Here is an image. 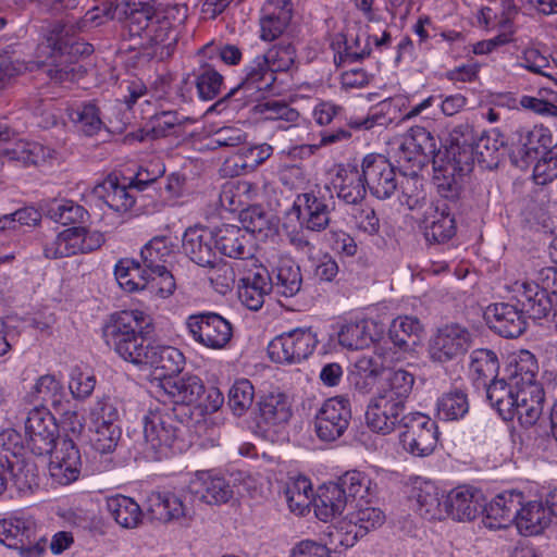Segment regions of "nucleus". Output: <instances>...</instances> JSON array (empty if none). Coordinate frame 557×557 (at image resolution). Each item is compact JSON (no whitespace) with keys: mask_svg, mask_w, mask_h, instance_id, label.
Wrapping results in <instances>:
<instances>
[{"mask_svg":"<svg viewBox=\"0 0 557 557\" xmlns=\"http://www.w3.org/2000/svg\"><path fill=\"white\" fill-rule=\"evenodd\" d=\"M523 502V494L517 491H506L493 498L485 508V524L493 529H502L515 522Z\"/></svg>","mask_w":557,"mask_h":557,"instance_id":"5701e85b","label":"nucleus"},{"mask_svg":"<svg viewBox=\"0 0 557 557\" xmlns=\"http://www.w3.org/2000/svg\"><path fill=\"white\" fill-rule=\"evenodd\" d=\"M553 145V137L548 128L534 126L532 129L520 132L515 158H520L524 165L539 159Z\"/></svg>","mask_w":557,"mask_h":557,"instance_id":"c85d7f7f","label":"nucleus"},{"mask_svg":"<svg viewBox=\"0 0 557 557\" xmlns=\"http://www.w3.org/2000/svg\"><path fill=\"white\" fill-rule=\"evenodd\" d=\"M193 120L180 115L176 111H161L150 117L148 125L152 138H161L169 135H178L183 131L185 123Z\"/></svg>","mask_w":557,"mask_h":557,"instance_id":"8fccbe9b","label":"nucleus"},{"mask_svg":"<svg viewBox=\"0 0 557 557\" xmlns=\"http://www.w3.org/2000/svg\"><path fill=\"white\" fill-rule=\"evenodd\" d=\"M508 289L512 293V298L521 306L524 315L527 314L533 320H541L554 313L557 299L541 290L536 284L516 281L508 286Z\"/></svg>","mask_w":557,"mask_h":557,"instance_id":"2eb2a0df","label":"nucleus"},{"mask_svg":"<svg viewBox=\"0 0 557 557\" xmlns=\"http://www.w3.org/2000/svg\"><path fill=\"white\" fill-rule=\"evenodd\" d=\"M180 30L173 26H165L153 21L151 28H148L146 38L140 42L146 54L158 61H164L173 55Z\"/></svg>","mask_w":557,"mask_h":557,"instance_id":"393cba45","label":"nucleus"},{"mask_svg":"<svg viewBox=\"0 0 557 557\" xmlns=\"http://www.w3.org/2000/svg\"><path fill=\"white\" fill-rule=\"evenodd\" d=\"M385 515L380 508L364 507L349 515V521L344 522L339 529L330 533L331 543H338L344 547H351L359 537L384 523Z\"/></svg>","mask_w":557,"mask_h":557,"instance_id":"4468645a","label":"nucleus"},{"mask_svg":"<svg viewBox=\"0 0 557 557\" xmlns=\"http://www.w3.org/2000/svg\"><path fill=\"white\" fill-rule=\"evenodd\" d=\"M160 386L173 404L180 405H194L205 393V385L196 375L169 377Z\"/></svg>","mask_w":557,"mask_h":557,"instance_id":"cd10ccee","label":"nucleus"},{"mask_svg":"<svg viewBox=\"0 0 557 557\" xmlns=\"http://www.w3.org/2000/svg\"><path fill=\"white\" fill-rule=\"evenodd\" d=\"M244 73L243 81L261 98L273 91L276 76L260 55L245 67Z\"/></svg>","mask_w":557,"mask_h":557,"instance_id":"49530a36","label":"nucleus"},{"mask_svg":"<svg viewBox=\"0 0 557 557\" xmlns=\"http://www.w3.org/2000/svg\"><path fill=\"white\" fill-rule=\"evenodd\" d=\"M215 247L228 258L251 260L252 251L250 247V236L248 232L239 226L224 224L214 230Z\"/></svg>","mask_w":557,"mask_h":557,"instance_id":"4be33fe9","label":"nucleus"},{"mask_svg":"<svg viewBox=\"0 0 557 557\" xmlns=\"http://www.w3.org/2000/svg\"><path fill=\"white\" fill-rule=\"evenodd\" d=\"M79 226H73L60 232L52 240L44 246V253L49 259H60L82 253Z\"/></svg>","mask_w":557,"mask_h":557,"instance_id":"a18cd8bd","label":"nucleus"},{"mask_svg":"<svg viewBox=\"0 0 557 557\" xmlns=\"http://www.w3.org/2000/svg\"><path fill=\"white\" fill-rule=\"evenodd\" d=\"M125 14L129 36L143 41L154 21V4L151 0H131Z\"/></svg>","mask_w":557,"mask_h":557,"instance_id":"72a5a7b5","label":"nucleus"},{"mask_svg":"<svg viewBox=\"0 0 557 557\" xmlns=\"http://www.w3.org/2000/svg\"><path fill=\"white\" fill-rule=\"evenodd\" d=\"M0 542L16 549L20 557H40L46 539L32 516L14 515L0 520Z\"/></svg>","mask_w":557,"mask_h":557,"instance_id":"20e7f679","label":"nucleus"},{"mask_svg":"<svg viewBox=\"0 0 557 557\" xmlns=\"http://www.w3.org/2000/svg\"><path fill=\"white\" fill-rule=\"evenodd\" d=\"M351 410L347 399L333 397L323 403L315 414L314 429L323 442H334L347 430Z\"/></svg>","mask_w":557,"mask_h":557,"instance_id":"f8f14e48","label":"nucleus"},{"mask_svg":"<svg viewBox=\"0 0 557 557\" xmlns=\"http://www.w3.org/2000/svg\"><path fill=\"white\" fill-rule=\"evenodd\" d=\"M193 83H196V94L199 99L208 101L218 97L224 83V77L216 71L214 64L200 61L194 69Z\"/></svg>","mask_w":557,"mask_h":557,"instance_id":"ea45409f","label":"nucleus"},{"mask_svg":"<svg viewBox=\"0 0 557 557\" xmlns=\"http://www.w3.org/2000/svg\"><path fill=\"white\" fill-rule=\"evenodd\" d=\"M253 385L246 379L236 381L228 391V406L237 417L247 412L253 404Z\"/></svg>","mask_w":557,"mask_h":557,"instance_id":"680f3d73","label":"nucleus"},{"mask_svg":"<svg viewBox=\"0 0 557 557\" xmlns=\"http://www.w3.org/2000/svg\"><path fill=\"white\" fill-rule=\"evenodd\" d=\"M23 450L25 447L20 433L12 429L0 433V494L5 491L9 470L13 468L11 457H17Z\"/></svg>","mask_w":557,"mask_h":557,"instance_id":"37998d69","label":"nucleus"},{"mask_svg":"<svg viewBox=\"0 0 557 557\" xmlns=\"http://www.w3.org/2000/svg\"><path fill=\"white\" fill-rule=\"evenodd\" d=\"M505 148V137L498 129L493 128L488 132H483L475 139L473 146L474 162L476 161L482 168L494 169L499 163Z\"/></svg>","mask_w":557,"mask_h":557,"instance_id":"2f4dec72","label":"nucleus"},{"mask_svg":"<svg viewBox=\"0 0 557 557\" xmlns=\"http://www.w3.org/2000/svg\"><path fill=\"white\" fill-rule=\"evenodd\" d=\"M59 428L53 413L44 407H35L25 421L27 448L35 456H45L53 451Z\"/></svg>","mask_w":557,"mask_h":557,"instance_id":"9b49d317","label":"nucleus"},{"mask_svg":"<svg viewBox=\"0 0 557 557\" xmlns=\"http://www.w3.org/2000/svg\"><path fill=\"white\" fill-rule=\"evenodd\" d=\"M52 150L36 141L17 140L3 149L0 156L22 165H39L52 157Z\"/></svg>","mask_w":557,"mask_h":557,"instance_id":"473e14b6","label":"nucleus"},{"mask_svg":"<svg viewBox=\"0 0 557 557\" xmlns=\"http://www.w3.org/2000/svg\"><path fill=\"white\" fill-rule=\"evenodd\" d=\"M515 417L521 425L529 428L536 423L543 413L545 394L542 385H531L516 391Z\"/></svg>","mask_w":557,"mask_h":557,"instance_id":"bb28decb","label":"nucleus"},{"mask_svg":"<svg viewBox=\"0 0 557 557\" xmlns=\"http://www.w3.org/2000/svg\"><path fill=\"white\" fill-rule=\"evenodd\" d=\"M24 450L17 457H11L13 468L9 470L14 484L20 491L32 490L39 483V471L36 463L23 457Z\"/></svg>","mask_w":557,"mask_h":557,"instance_id":"5fc2aeb1","label":"nucleus"},{"mask_svg":"<svg viewBox=\"0 0 557 557\" xmlns=\"http://www.w3.org/2000/svg\"><path fill=\"white\" fill-rule=\"evenodd\" d=\"M172 240L166 236H156L140 251L144 267L149 272H159L166 268L174 257Z\"/></svg>","mask_w":557,"mask_h":557,"instance_id":"4c0bfd02","label":"nucleus"},{"mask_svg":"<svg viewBox=\"0 0 557 557\" xmlns=\"http://www.w3.org/2000/svg\"><path fill=\"white\" fill-rule=\"evenodd\" d=\"M347 504L344 492L332 483L320 490L314 499V512L320 520L326 522L341 516Z\"/></svg>","mask_w":557,"mask_h":557,"instance_id":"a19ab883","label":"nucleus"},{"mask_svg":"<svg viewBox=\"0 0 557 557\" xmlns=\"http://www.w3.org/2000/svg\"><path fill=\"white\" fill-rule=\"evenodd\" d=\"M90 444L100 454L112 453L121 438V429L116 424L91 425Z\"/></svg>","mask_w":557,"mask_h":557,"instance_id":"e2e57ef3","label":"nucleus"},{"mask_svg":"<svg viewBox=\"0 0 557 557\" xmlns=\"http://www.w3.org/2000/svg\"><path fill=\"white\" fill-rule=\"evenodd\" d=\"M418 128L412 126L398 139V148L395 153L396 162L400 174L405 177L401 182L403 195L400 198L401 206H406L409 210L416 209L418 206V196L416 195V181L418 176Z\"/></svg>","mask_w":557,"mask_h":557,"instance_id":"6e6552de","label":"nucleus"},{"mask_svg":"<svg viewBox=\"0 0 557 557\" xmlns=\"http://www.w3.org/2000/svg\"><path fill=\"white\" fill-rule=\"evenodd\" d=\"M475 139L474 129L468 122L458 124L449 133V145L445 148V154L460 164L461 170L472 171Z\"/></svg>","mask_w":557,"mask_h":557,"instance_id":"b1692460","label":"nucleus"},{"mask_svg":"<svg viewBox=\"0 0 557 557\" xmlns=\"http://www.w3.org/2000/svg\"><path fill=\"white\" fill-rule=\"evenodd\" d=\"M240 264L218 258L215 264L207 267L210 269L209 281L220 294H225L232 288L236 281L235 270L239 269Z\"/></svg>","mask_w":557,"mask_h":557,"instance_id":"0e129e2a","label":"nucleus"},{"mask_svg":"<svg viewBox=\"0 0 557 557\" xmlns=\"http://www.w3.org/2000/svg\"><path fill=\"white\" fill-rule=\"evenodd\" d=\"M445 519L459 522L472 521L480 509V493L469 485H460L451 490L443 500Z\"/></svg>","mask_w":557,"mask_h":557,"instance_id":"6ab92c4d","label":"nucleus"},{"mask_svg":"<svg viewBox=\"0 0 557 557\" xmlns=\"http://www.w3.org/2000/svg\"><path fill=\"white\" fill-rule=\"evenodd\" d=\"M385 369L382 355L362 356L355 363V371L351 372V384L357 392L364 395V376H380Z\"/></svg>","mask_w":557,"mask_h":557,"instance_id":"13d9d810","label":"nucleus"},{"mask_svg":"<svg viewBox=\"0 0 557 557\" xmlns=\"http://www.w3.org/2000/svg\"><path fill=\"white\" fill-rule=\"evenodd\" d=\"M461 168L460 164H457L455 160L449 158L444 160V162L434 160L432 181L442 197L447 199L458 197L461 189L462 177L471 172L463 171Z\"/></svg>","mask_w":557,"mask_h":557,"instance_id":"a878e982","label":"nucleus"},{"mask_svg":"<svg viewBox=\"0 0 557 557\" xmlns=\"http://www.w3.org/2000/svg\"><path fill=\"white\" fill-rule=\"evenodd\" d=\"M47 215L62 225L81 224L89 218L88 211L72 200L54 201L50 205Z\"/></svg>","mask_w":557,"mask_h":557,"instance_id":"4d7b16f0","label":"nucleus"},{"mask_svg":"<svg viewBox=\"0 0 557 557\" xmlns=\"http://www.w3.org/2000/svg\"><path fill=\"white\" fill-rule=\"evenodd\" d=\"M294 207L298 208L300 224L306 230L321 232L329 226L331 209L324 196L315 195L313 191L300 194Z\"/></svg>","mask_w":557,"mask_h":557,"instance_id":"aec40b11","label":"nucleus"},{"mask_svg":"<svg viewBox=\"0 0 557 557\" xmlns=\"http://www.w3.org/2000/svg\"><path fill=\"white\" fill-rule=\"evenodd\" d=\"M515 522L523 535H536L549 524L550 517L541 502L533 500L521 505Z\"/></svg>","mask_w":557,"mask_h":557,"instance_id":"e433bc0d","label":"nucleus"},{"mask_svg":"<svg viewBox=\"0 0 557 557\" xmlns=\"http://www.w3.org/2000/svg\"><path fill=\"white\" fill-rule=\"evenodd\" d=\"M82 459L72 438H62L50 460L49 470L54 481L67 485L79 476Z\"/></svg>","mask_w":557,"mask_h":557,"instance_id":"f3484780","label":"nucleus"},{"mask_svg":"<svg viewBox=\"0 0 557 557\" xmlns=\"http://www.w3.org/2000/svg\"><path fill=\"white\" fill-rule=\"evenodd\" d=\"M438 416L446 420H459L469 411V400L465 391L454 388L445 393L437 401Z\"/></svg>","mask_w":557,"mask_h":557,"instance_id":"603ef678","label":"nucleus"},{"mask_svg":"<svg viewBox=\"0 0 557 557\" xmlns=\"http://www.w3.org/2000/svg\"><path fill=\"white\" fill-rule=\"evenodd\" d=\"M372 335L368 330L367 321L344 324L338 332V343L349 350H358L372 344Z\"/></svg>","mask_w":557,"mask_h":557,"instance_id":"864d4df0","label":"nucleus"},{"mask_svg":"<svg viewBox=\"0 0 557 557\" xmlns=\"http://www.w3.org/2000/svg\"><path fill=\"white\" fill-rule=\"evenodd\" d=\"M471 371L475 381H494L499 369V362L496 354L490 349H475L471 355Z\"/></svg>","mask_w":557,"mask_h":557,"instance_id":"bf43d9fd","label":"nucleus"},{"mask_svg":"<svg viewBox=\"0 0 557 557\" xmlns=\"http://www.w3.org/2000/svg\"><path fill=\"white\" fill-rule=\"evenodd\" d=\"M292 417V406L284 394H268L258 401L253 417V432L273 441Z\"/></svg>","mask_w":557,"mask_h":557,"instance_id":"9d476101","label":"nucleus"},{"mask_svg":"<svg viewBox=\"0 0 557 557\" xmlns=\"http://www.w3.org/2000/svg\"><path fill=\"white\" fill-rule=\"evenodd\" d=\"M233 495V487L224 478L201 474L180 494L158 493L151 496L148 511L151 519L161 523L188 528L196 516V499L209 505H220L227 503Z\"/></svg>","mask_w":557,"mask_h":557,"instance_id":"f257e3e1","label":"nucleus"},{"mask_svg":"<svg viewBox=\"0 0 557 557\" xmlns=\"http://www.w3.org/2000/svg\"><path fill=\"white\" fill-rule=\"evenodd\" d=\"M260 57L263 58L275 75L276 72H287L294 67L296 62V49L290 42H280Z\"/></svg>","mask_w":557,"mask_h":557,"instance_id":"052dcab7","label":"nucleus"},{"mask_svg":"<svg viewBox=\"0 0 557 557\" xmlns=\"http://www.w3.org/2000/svg\"><path fill=\"white\" fill-rule=\"evenodd\" d=\"M183 251L200 267L213 265L218 256L215 247V233L205 227H189L183 236Z\"/></svg>","mask_w":557,"mask_h":557,"instance_id":"a211bd4d","label":"nucleus"},{"mask_svg":"<svg viewBox=\"0 0 557 557\" xmlns=\"http://www.w3.org/2000/svg\"><path fill=\"white\" fill-rule=\"evenodd\" d=\"M361 169L370 193L377 199H387L397 189L395 168L383 154H367L362 160Z\"/></svg>","mask_w":557,"mask_h":557,"instance_id":"ddd939ff","label":"nucleus"},{"mask_svg":"<svg viewBox=\"0 0 557 557\" xmlns=\"http://www.w3.org/2000/svg\"><path fill=\"white\" fill-rule=\"evenodd\" d=\"M119 285L126 292L133 293L147 288L149 271L134 259L120 260L114 269Z\"/></svg>","mask_w":557,"mask_h":557,"instance_id":"79ce46f5","label":"nucleus"},{"mask_svg":"<svg viewBox=\"0 0 557 557\" xmlns=\"http://www.w3.org/2000/svg\"><path fill=\"white\" fill-rule=\"evenodd\" d=\"M519 304L497 302L487 307L485 317L492 330L503 337L515 338L527 329V318Z\"/></svg>","mask_w":557,"mask_h":557,"instance_id":"dca6fc26","label":"nucleus"},{"mask_svg":"<svg viewBox=\"0 0 557 557\" xmlns=\"http://www.w3.org/2000/svg\"><path fill=\"white\" fill-rule=\"evenodd\" d=\"M539 371L537 361L533 354L528 350H521L508 364V380L511 386L525 388L531 385H541L535 376Z\"/></svg>","mask_w":557,"mask_h":557,"instance_id":"c9c22d12","label":"nucleus"},{"mask_svg":"<svg viewBox=\"0 0 557 557\" xmlns=\"http://www.w3.org/2000/svg\"><path fill=\"white\" fill-rule=\"evenodd\" d=\"M557 177V143L543 153L533 169V180L537 185H545Z\"/></svg>","mask_w":557,"mask_h":557,"instance_id":"774afa93","label":"nucleus"},{"mask_svg":"<svg viewBox=\"0 0 557 557\" xmlns=\"http://www.w3.org/2000/svg\"><path fill=\"white\" fill-rule=\"evenodd\" d=\"M186 327L197 343L211 349L225 348L233 336L232 324L211 311L190 314L186 319Z\"/></svg>","mask_w":557,"mask_h":557,"instance_id":"1a4fd4ad","label":"nucleus"},{"mask_svg":"<svg viewBox=\"0 0 557 557\" xmlns=\"http://www.w3.org/2000/svg\"><path fill=\"white\" fill-rule=\"evenodd\" d=\"M472 332L460 323H446L436 329L428 342L430 358L436 362H446L463 355L473 345Z\"/></svg>","mask_w":557,"mask_h":557,"instance_id":"423d86ee","label":"nucleus"},{"mask_svg":"<svg viewBox=\"0 0 557 557\" xmlns=\"http://www.w3.org/2000/svg\"><path fill=\"white\" fill-rule=\"evenodd\" d=\"M66 114L86 136H94L104 127L100 109L92 102H82L69 107Z\"/></svg>","mask_w":557,"mask_h":557,"instance_id":"c03bdc74","label":"nucleus"},{"mask_svg":"<svg viewBox=\"0 0 557 557\" xmlns=\"http://www.w3.org/2000/svg\"><path fill=\"white\" fill-rule=\"evenodd\" d=\"M154 4V21L165 26L178 27L187 18V7L185 4L151 0Z\"/></svg>","mask_w":557,"mask_h":557,"instance_id":"69168bd1","label":"nucleus"},{"mask_svg":"<svg viewBox=\"0 0 557 557\" xmlns=\"http://www.w3.org/2000/svg\"><path fill=\"white\" fill-rule=\"evenodd\" d=\"M111 517L125 529L138 527L143 519L140 506L131 497L116 496L107 503Z\"/></svg>","mask_w":557,"mask_h":557,"instance_id":"de8ad7c7","label":"nucleus"},{"mask_svg":"<svg viewBox=\"0 0 557 557\" xmlns=\"http://www.w3.org/2000/svg\"><path fill=\"white\" fill-rule=\"evenodd\" d=\"M106 344L125 361L141 364L150 347L143 335L141 312L122 311L113 314L103 326Z\"/></svg>","mask_w":557,"mask_h":557,"instance_id":"7ed1b4c3","label":"nucleus"},{"mask_svg":"<svg viewBox=\"0 0 557 557\" xmlns=\"http://www.w3.org/2000/svg\"><path fill=\"white\" fill-rule=\"evenodd\" d=\"M132 184H120L116 177L108 176L94 187V195L115 212H127L135 205Z\"/></svg>","mask_w":557,"mask_h":557,"instance_id":"c756f323","label":"nucleus"},{"mask_svg":"<svg viewBox=\"0 0 557 557\" xmlns=\"http://www.w3.org/2000/svg\"><path fill=\"white\" fill-rule=\"evenodd\" d=\"M312 493L311 483L305 476H299L287 483L285 497L290 511L299 516L305 515L309 510Z\"/></svg>","mask_w":557,"mask_h":557,"instance_id":"3c124183","label":"nucleus"},{"mask_svg":"<svg viewBox=\"0 0 557 557\" xmlns=\"http://www.w3.org/2000/svg\"><path fill=\"white\" fill-rule=\"evenodd\" d=\"M97 15L87 12L84 18L67 17L53 23L47 34V47L51 50L47 75L55 83L74 82L78 72L75 63L79 57L90 55L92 45L78 40L75 35L83 32L89 22H95Z\"/></svg>","mask_w":557,"mask_h":557,"instance_id":"f03ea898","label":"nucleus"},{"mask_svg":"<svg viewBox=\"0 0 557 557\" xmlns=\"http://www.w3.org/2000/svg\"><path fill=\"white\" fill-rule=\"evenodd\" d=\"M339 183L335 185L337 188V197L347 205L360 203L367 195V184L361 172L356 166L342 169L337 174Z\"/></svg>","mask_w":557,"mask_h":557,"instance_id":"f704fd0d","label":"nucleus"},{"mask_svg":"<svg viewBox=\"0 0 557 557\" xmlns=\"http://www.w3.org/2000/svg\"><path fill=\"white\" fill-rule=\"evenodd\" d=\"M180 422L164 408L150 409L143 418L146 444L157 459L166 457L175 449L180 436Z\"/></svg>","mask_w":557,"mask_h":557,"instance_id":"39448f33","label":"nucleus"},{"mask_svg":"<svg viewBox=\"0 0 557 557\" xmlns=\"http://www.w3.org/2000/svg\"><path fill=\"white\" fill-rule=\"evenodd\" d=\"M264 15L260 18L261 38L274 40L283 34L292 20V9L287 5L281 8L265 7Z\"/></svg>","mask_w":557,"mask_h":557,"instance_id":"09e8293b","label":"nucleus"},{"mask_svg":"<svg viewBox=\"0 0 557 557\" xmlns=\"http://www.w3.org/2000/svg\"><path fill=\"white\" fill-rule=\"evenodd\" d=\"M318 344L317 334L310 329H294L273 338L268 354L277 363H298L307 359Z\"/></svg>","mask_w":557,"mask_h":557,"instance_id":"0eeeda50","label":"nucleus"},{"mask_svg":"<svg viewBox=\"0 0 557 557\" xmlns=\"http://www.w3.org/2000/svg\"><path fill=\"white\" fill-rule=\"evenodd\" d=\"M184 364L183 354L172 346H153L150 345L147 350V357L144 358L140 366H149L159 371V376L163 380L173 377L178 374Z\"/></svg>","mask_w":557,"mask_h":557,"instance_id":"7c9ffc66","label":"nucleus"},{"mask_svg":"<svg viewBox=\"0 0 557 557\" xmlns=\"http://www.w3.org/2000/svg\"><path fill=\"white\" fill-rule=\"evenodd\" d=\"M401 408L400 401L389 398L387 395H380L371 399L366 411L368 426L373 432L389 434L396 425Z\"/></svg>","mask_w":557,"mask_h":557,"instance_id":"412c9836","label":"nucleus"},{"mask_svg":"<svg viewBox=\"0 0 557 557\" xmlns=\"http://www.w3.org/2000/svg\"><path fill=\"white\" fill-rule=\"evenodd\" d=\"M516 391L517 387L511 386L509 380H494L486 387L490 404L504 420H511L515 417Z\"/></svg>","mask_w":557,"mask_h":557,"instance_id":"58836bf2","label":"nucleus"},{"mask_svg":"<svg viewBox=\"0 0 557 557\" xmlns=\"http://www.w3.org/2000/svg\"><path fill=\"white\" fill-rule=\"evenodd\" d=\"M370 480L359 471H348L335 483L344 492L346 499H363L370 493Z\"/></svg>","mask_w":557,"mask_h":557,"instance_id":"338daca9","label":"nucleus"},{"mask_svg":"<svg viewBox=\"0 0 557 557\" xmlns=\"http://www.w3.org/2000/svg\"><path fill=\"white\" fill-rule=\"evenodd\" d=\"M300 268L289 261L282 262L275 270L273 287L285 297L295 296L301 287Z\"/></svg>","mask_w":557,"mask_h":557,"instance_id":"6e6d98bb","label":"nucleus"}]
</instances>
